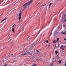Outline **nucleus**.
<instances>
[{"mask_svg":"<svg viewBox=\"0 0 66 66\" xmlns=\"http://www.w3.org/2000/svg\"><path fill=\"white\" fill-rule=\"evenodd\" d=\"M54 43H55V44H56V40H54L53 41Z\"/></svg>","mask_w":66,"mask_h":66,"instance_id":"f8f14e48","label":"nucleus"},{"mask_svg":"<svg viewBox=\"0 0 66 66\" xmlns=\"http://www.w3.org/2000/svg\"><path fill=\"white\" fill-rule=\"evenodd\" d=\"M65 33H66V31H65Z\"/></svg>","mask_w":66,"mask_h":66,"instance_id":"e433bc0d","label":"nucleus"},{"mask_svg":"<svg viewBox=\"0 0 66 66\" xmlns=\"http://www.w3.org/2000/svg\"><path fill=\"white\" fill-rule=\"evenodd\" d=\"M33 0H31L29 2H27L26 3L24 4L23 5V7L24 9H26L27 10H29V5L31 4L32 2L33 1Z\"/></svg>","mask_w":66,"mask_h":66,"instance_id":"f257e3e1","label":"nucleus"},{"mask_svg":"<svg viewBox=\"0 0 66 66\" xmlns=\"http://www.w3.org/2000/svg\"><path fill=\"white\" fill-rule=\"evenodd\" d=\"M64 48H66V46H64Z\"/></svg>","mask_w":66,"mask_h":66,"instance_id":"2f4dec72","label":"nucleus"},{"mask_svg":"<svg viewBox=\"0 0 66 66\" xmlns=\"http://www.w3.org/2000/svg\"><path fill=\"white\" fill-rule=\"evenodd\" d=\"M64 14H65L64 13L63 14V16H64Z\"/></svg>","mask_w":66,"mask_h":66,"instance_id":"393cba45","label":"nucleus"},{"mask_svg":"<svg viewBox=\"0 0 66 66\" xmlns=\"http://www.w3.org/2000/svg\"><path fill=\"white\" fill-rule=\"evenodd\" d=\"M57 40L58 41H59V38H58L57 39Z\"/></svg>","mask_w":66,"mask_h":66,"instance_id":"5701e85b","label":"nucleus"},{"mask_svg":"<svg viewBox=\"0 0 66 66\" xmlns=\"http://www.w3.org/2000/svg\"><path fill=\"white\" fill-rule=\"evenodd\" d=\"M63 20H64V19L62 18V20L61 21H63Z\"/></svg>","mask_w":66,"mask_h":66,"instance_id":"c756f323","label":"nucleus"},{"mask_svg":"<svg viewBox=\"0 0 66 66\" xmlns=\"http://www.w3.org/2000/svg\"><path fill=\"white\" fill-rule=\"evenodd\" d=\"M1 3H0V4H1Z\"/></svg>","mask_w":66,"mask_h":66,"instance_id":"58836bf2","label":"nucleus"},{"mask_svg":"<svg viewBox=\"0 0 66 66\" xmlns=\"http://www.w3.org/2000/svg\"><path fill=\"white\" fill-rule=\"evenodd\" d=\"M47 4H45L44 5H43L42 6H45V5H46Z\"/></svg>","mask_w":66,"mask_h":66,"instance_id":"4be33fe9","label":"nucleus"},{"mask_svg":"<svg viewBox=\"0 0 66 66\" xmlns=\"http://www.w3.org/2000/svg\"><path fill=\"white\" fill-rule=\"evenodd\" d=\"M11 55H13V54H11Z\"/></svg>","mask_w":66,"mask_h":66,"instance_id":"c9c22d12","label":"nucleus"},{"mask_svg":"<svg viewBox=\"0 0 66 66\" xmlns=\"http://www.w3.org/2000/svg\"><path fill=\"white\" fill-rule=\"evenodd\" d=\"M63 27H65V26H63Z\"/></svg>","mask_w":66,"mask_h":66,"instance_id":"72a5a7b5","label":"nucleus"},{"mask_svg":"<svg viewBox=\"0 0 66 66\" xmlns=\"http://www.w3.org/2000/svg\"><path fill=\"white\" fill-rule=\"evenodd\" d=\"M15 23H14V25H13V26H12L13 28V27H15Z\"/></svg>","mask_w":66,"mask_h":66,"instance_id":"f3484780","label":"nucleus"},{"mask_svg":"<svg viewBox=\"0 0 66 66\" xmlns=\"http://www.w3.org/2000/svg\"><path fill=\"white\" fill-rule=\"evenodd\" d=\"M34 45H35V44H34Z\"/></svg>","mask_w":66,"mask_h":66,"instance_id":"4c0bfd02","label":"nucleus"},{"mask_svg":"<svg viewBox=\"0 0 66 66\" xmlns=\"http://www.w3.org/2000/svg\"><path fill=\"white\" fill-rule=\"evenodd\" d=\"M11 55L10 54L8 56V57H9V56H11Z\"/></svg>","mask_w":66,"mask_h":66,"instance_id":"b1692460","label":"nucleus"},{"mask_svg":"<svg viewBox=\"0 0 66 66\" xmlns=\"http://www.w3.org/2000/svg\"><path fill=\"white\" fill-rule=\"evenodd\" d=\"M50 46V45H47V47H49V46Z\"/></svg>","mask_w":66,"mask_h":66,"instance_id":"a878e982","label":"nucleus"},{"mask_svg":"<svg viewBox=\"0 0 66 66\" xmlns=\"http://www.w3.org/2000/svg\"><path fill=\"white\" fill-rule=\"evenodd\" d=\"M65 65L66 66V62L65 63Z\"/></svg>","mask_w":66,"mask_h":66,"instance_id":"7c9ffc66","label":"nucleus"},{"mask_svg":"<svg viewBox=\"0 0 66 66\" xmlns=\"http://www.w3.org/2000/svg\"><path fill=\"white\" fill-rule=\"evenodd\" d=\"M65 47V45H64V46L63 45H62L61 47H63V48H64V47Z\"/></svg>","mask_w":66,"mask_h":66,"instance_id":"dca6fc26","label":"nucleus"},{"mask_svg":"<svg viewBox=\"0 0 66 66\" xmlns=\"http://www.w3.org/2000/svg\"><path fill=\"white\" fill-rule=\"evenodd\" d=\"M27 49H26L24 51V52H25V51H27Z\"/></svg>","mask_w":66,"mask_h":66,"instance_id":"aec40b11","label":"nucleus"},{"mask_svg":"<svg viewBox=\"0 0 66 66\" xmlns=\"http://www.w3.org/2000/svg\"><path fill=\"white\" fill-rule=\"evenodd\" d=\"M12 31L13 32H14V28H12Z\"/></svg>","mask_w":66,"mask_h":66,"instance_id":"9d476101","label":"nucleus"},{"mask_svg":"<svg viewBox=\"0 0 66 66\" xmlns=\"http://www.w3.org/2000/svg\"><path fill=\"white\" fill-rule=\"evenodd\" d=\"M64 19L65 20H63L62 21V23H64V22H65V21H66V18H64Z\"/></svg>","mask_w":66,"mask_h":66,"instance_id":"6e6552de","label":"nucleus"},{"mask_svg":"<svg viewBox=\"0 0 66 66\" xmlns=\"http://www.w3.org/2000/svg\"><path fill=\"white\" fill-rule=\"evenodd\" d=\"M31 53L30 52H27L26 53H24L23 54V55H27V54H29V55H30Z\"/></svg>","mask_w":66,"mask_h":66,"instance_id":"20e7f679","label":"nucleus"},{"mask_svg":"<svg viewBox=\"0 0 66 66\" xmlns=\"http://www.w3.org/2000/svg\"><path fill=\"white\" fill-rule=\"evenodd\" d=\"M55 47H56V48H58L59 47V45L58 44H57L56 45H55Z\"/></svg>","mask_w":66,"mask_h":66,"instance_id":"39448f33","label":"nucleus"},{"mask_svg":"<svg viewBox=\"0 0 66 66\" xmlns=\"http://www.w3.org/2000/svg\"><path fill=\"white\" fill-rule=\"evenodd\" d=\"M61 33L63 34H65V35H66V32H64L63 31H62Z\"/></svg>","mask_w":66,"mask_h":66,"instance_id":"1a4fd4ad","label":"nucleus"},{"mask_svg":"<svg viewBox=\"0 0 66 66\" xmlns=\"http://www.w3.org/2000/svg\"><path fill=\"white\" fill-rule=\"evenodd\" d=\"M61 61H62V60H61L60 61H58V62L59 64H60V63H61Z\"/></svg>","mask_w":66,"mask_h":66,"instance_id":"4468645a","label":"nucleus"},{"mask_svg":"<svg viewBox=\"0 0 66 66\" xmlns=\"http://www.w3.org/2000/svg\"><path fill=\"white\" fill-rule=\"evenodd\" d=\"M46 43H49V42H48V41L47 40H46Z\"/></svg>","mask_w":66,"mask_h":66,"instance_id":"6ab92c4d","label":"nucleus"},{"mask_svg":"<svg viewBox=\"0 0 66 66\" xmlns=\"http://www.w3.org/2000/svg\"><path fill=\"white\" fill-rule=\"evenodd\" d=\"M55 52L56 54H57V53H58V52H57V51H55Z\"/></svg>","mask_w":66,"mask_h":66,"instance_id":"ddd939ff","label":"nucleus"},{"mask_svg":"<svg viewBox=\"0 0 66 66\" xmlns=\"http://www.w3.org/2000/svg\"><path fill=\"white\" fill-rule=\"evenodd\" d=\"M64 40L65 41H66V38L64 39Z\"/></svg>","mask_w":66,"mask_h":66,"instance_id":"cd10ccee","label":"nucleus"},{"mask_svg":"<svg viewBox=\"0 0 66 66\" xmlns=\"http://www.w3.org/2000/svg\"><path fill=\"white\" fill-rule=\"evenodd\" d=\"M52 4V3H51L49 4V9H50L51 6V4Z\"/></svg>","mask_w":66,"mask_h":66,"instance_id":"0eeeda50","label":"nucleus"},{"mask_svg":"<svg viewBox=\"0 0 66 66\" xmlns=\"http://www.w3.org/2000/svg\"><path fill=\"white\" fill-rule=\"evenodd\" d=\"M53 65V64H52L51 65H50V66H52V65Z\"/></svg>","mask_w":66,"mask_h":66,"instance_id":"c85d7f7f","label":"nucleus"},{"mask_svg":"<svg viewBox=\"0 0 66 66\" xmlns=\"http://www.w3.org/2000/svg\"><path fill=\"white\" fill-rule=\"evenodd\" d=\"M57 56L58 57V55H57Z\"/></svg>","mask_w":66,"mask_h":66,"instance_id":"f704fd0d","label":"nucleus"},{"mask_svg":"<svg viewBox=\"0 0 66 66\" xmlns=\"http://www.w3.org/2000/svg\"><path fill=\"white\" fill-rule=\"evenodd\" d=\"M61 49L62 50H64V48H63V47H61Z\"/></svg>","mask_w":66,"mask_h":66,"instance_id":"a211bd4d","label":"nucleus"},{"mask_svg":"<svg viewBox=\"0 0 66 66\" xmlns=\"http://www.w3.org/2000/svg\"><path fill=\"white\" fill-rule=\"evenodd\" d=\"M64 17H66V15H64Z\"/></svg>","mask_w":66,"mask_h":66,"instance_id":"473e14b6","label":"nucleus"},{"mask_svg":"<svg viewBox=\"0 0 66 66\" xmlns=\"http://www.w3.org/2000/svg\"><path fill=\"white\" fill-rule=\"evenodd\" d=\"M22 12H23V11L22 10V9H21L20 10V11L19 13V21H20V20L21 19V13H22Z\"/></svg>","mask_w":66,"mask_h":66,"instance_id":"f03ea898","label":"nucleus"},{"mask_svg":"<svg viewBox=\"0 0 66 66\" xmlns=\"http://www.w3.org/2000/svg\"><path fill=\"white\" fill-rule=\"evenodd\" d=\"M17 3H18V2L15 3L13 5H15V4H17Z\"/></svg>","mask_w":66,"mask_h":66,"instance_id":"2eb2a0df","label":"nucleus"},{"mask_svg":"<svg viewBox=\"0 0 66 66\" xmlns=\"http://www.w3.org/2000/svg\"><path fill=\"white\" fill-rule=\"evenodd\" d=\"M56 42H57V43H59V41H58L57 40H56Z\"/></svg>","mask_w":66,"mask_h":66,"instance_id":"412c9836","label":"nucleus"},{"mask_svg":"<svg viewBox=\"0 0 66 66\" xmlns=\"http://www.w3.org/2000/svg\"><path fill=\"white\" fill-rule=\"evenodd\" d=\"M7 18H8V17H7V18H5V19H3L1 22L0 23H1V22H3V21H4V20H6V19H7Z\"/></svg>","mask_w":66,"mask_h":66,"instance_id":"423d86ee","label":"nucleus"},{"mask_svg":"<svg viewBox=\"0 0 66 66\" xmlns=\"http://www.w3.org/2000/svg\"><path fill=\"white\" fill-rule=\"evenodd\" d=\"M30 48H32L33 47V45H31V46H30Z\"/></svg>","mask_w":66,"mask_h":66,"instance_id":"9b49d317","label":"nucleus"},{"mask_svg":"<svg viewBox=\"0 0 66 66\" xmlns=\"http://www.w3.org/2000/svg\"><path fill=\"white\" fill-rule=\"evenodd\" d=\"M2 62H3V64H4V65L6 63V59H4L2 60Z\"/></svg>","mask_w":66,"mask_h":66,"instance_id":"7ed1b4c3","label":"nucleus"},{"mask_svg":"<svg viewBox=\"0 0 66 66\" xmlns=\"http://www.w3.org/2000/svg\"><path fill=\"white\" fill-rule=\"evenodd\" d=\"M37 52H39V51L38 50H37Z\"/></svg>","mask_w":66,"mask_h":66,"instance_id":"bb28decb","label":"nucleus"}]
</instances>
